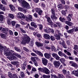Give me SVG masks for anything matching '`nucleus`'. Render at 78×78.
<instances>
[{
  "label": "nucleus",
  "mask_w": 78,
  "mask_h": 78,
  "mask_svg": "<svg viewBox=\"0 0 78 78\" xmlns=\"http://www.w3.org/2000/svg\"><path fill=\"white\" fill-rule=\"evenodd\" d=\"M58 9H62V4H60L58 6Z\"/></svg>",
  "instance_id": "58836bf2"
},
{
  "label": "nucleus",
  "mask_w": 78,
  "mask_h": 78,
  "mask_svg": "<svg viewBox=\"0 0 78 78\" xmlns=\"http://www.w3.org/2000/svg\"><path fill=\"white\" fill-rule=\"evenodd\" d=\"M11 64L13 66H16V67H19V62L14 61L11 62Z\"/></svg>",
  "instance_id": "4468645a"
},
{
  "label": "nucleus",
  "mask_w": 78,
  "mask_h": 78,
  "mask_svg": "<svg viewBox=\"0 0 78 78\" xmlns=\"http://www.w3.org/2000/svg\"><path fill=\"white\" fill-rule=\"evenodd\" d=\"M14 49L15 50L17 51H18L19 52H20V51H21V50H20L19 48L16 47H14Z\"/></svg>",
  "instance_id": "f704fd0d"
},
{
  "label": "nucleus",
  "mask_w": 78,
  "mask_h": 78,
  "mask_svg": "<svg viewBox=\"0 0 78 78\" xmlns=\"http://www.w3.org/2000/svg\"><path fill=\"white\" fill-rule=\"evenodd\" d=\"M50 28L47 27L46 29H44V31L46 33H50Z\"/></svg>",
  "instance_id": "bb28decb"
},
{
  "label": "nucleus",
  "mask_w": 78,
  "mask_h": 78,
  "mask_svg": "<svg viewBox=\"0 0 78 78\" xmlns=\"http://www.w3.org/2000/svg\"><path fill=\"white\" fill-rule=\"evenodd\" d=\"M22 38L23 39L22 42H25L27 44H29L30 41H31V38L28 36L27 34H24L22 37Z\"/></svg>",
  "instance_id": "7ed1b4c3"
},
{
  "label": "nucleus",
  "mask_w": 78,
  "mask_h": 78,
  "mask_svg": "<svg viewBox=\"0 0 78 78\" xmlns=\"http://www.w3.org/2000/svg\"><path fill=\"white\" fill-rule=\"evenodd\" d=\"M38 55H39L40 56H41V57H43V54L41 52L38 51L37 53V54Z\"/></svg>",
  "instance_id": "2f4dec72"
},
{
  "label": "nucleus",
  "mask_w": 78,
  "mask_h": 78,
  "mask_svg": "<svg viewBox=\"0 0 78 78\" xmlns=\"http://www.w3.org/2000/svg\"><path fill=\"white\" fill-rule=\"evenodd\" d=\"M44 37L45 39H50V35L48 34H44Z\"/></svg>",
  "instance_id": "4be33fe9"
},
{
  "label": "nucleus",
  "mask_w": 78,
  "mask_h": 78,
  "mask_svg": "<svg viewBox=\"0 0 78 78\" xmlns=\"http://www.w3.org/2000/svg\"><path fill=\"white\" fill-rule=\"evenodd\" d=\"M35 11L36 12H38L40 10H41L40 8H35Z\"/></svg>",
  "instance_id": "ea45409f"
},
{
  "label": "nucleus",
  "mask_w": 78,
  "mask_h": 78,
  "mask_svg": "<svg viewBox=\"0 0 78 78\" xmlns=\"http://www.w3.org/2000/svg\"><path fill=\"white\" fill-rule=\"evenodd\" d=\"M51 50L52 51H55L56 50V48L54 46H51Z\"/></svg>",
  "instance_id": "603ef678"
},
{
  "label": "nucleus",
  "mask_w": 78,
  "mask_h": 78,
  "mask_svg": "<svg viewBox=\"0 0 78 78\" xmlns=\"http://www.w3.org/2000/svg\"><path fill=\"white\" fill-rule=\"evenodd\" d=\"M2 2L3 4H4V5H6L7 3L6 2H5V1L4 0H2Z\"/></svg>",
  "instance_id": "680f3d73"
},
{
  "label": "nucleus",
  "mask_w": 78,
  "mask_h": 78,
  "mask_svg": "<svg viewBox=\"0 0 78 78\" xmlns=\"http://www.w3.org/2000/svg\"><path fill=\"white\" fill-rule=\"evenodd\" d=\"M27 68V69L28 70H30L31 69V67L30 65L28 66Z\"/></svg>",
  "instance_id": "052dcab7"
},
{
  "label": "nucleus",
  "mask_w": 78,
  "mask_h": 78,
  "mask_svg": "<svg viewBox=\"0 0 78 78\" xmlns=\"http://www.w3.org/2000/svg\"><path fill=\"white\" fill-rule=\"evenodd\" d=\"M8 16L9 17V18H10L11 19H14L15 17H14V15L12 14L11 13H9L8 14Z\"/></svg>",
  "instance_id": "412c9836"
},
{
  "label": "nucleus",
  "mask_w": 78,
  "mask_h": 78,
  "mask_svg": "<svg viewBox=\"0 0 78 78\" xmlns=\"http://www.w3.org/2000/svg\"><path fill=\"white\" fill-rule=\"evenodd\" d=\"M62 72L63 73H64V74H65V75H66V74L67 73V71L65 69H63L62 70Z\"/></svg>",
  "instance_id": "bf43d9fd"
},
{
  "label": "nucleus",
  "mask_w": 78,
  "mask_h": 78,
  "mask_svg": "<svg viewBox=\"0 0 78 78\" xmlns=\"http://www.w3.org/2000/svg\"><path fill=\"white\" fill-rule=\"evenodd\" d=\"M50 77V75L47 76L45 75H43V78H49Z\"/></svg>",
  "instance_id": "a19ab883"
},
{
  "label": "nucleus",
  "mask_w": 78,
  "mask_h": 78,
  "mask_svg": "<svg viewBox=\"0 0 78 78\" xmlns=\"http://www.w3.org/2000/svg\"><path fill=\"white\" fill-rule=\"evenodd\" d=\"M8 76L9 78H13V76H12V74L10 72L8 73Z\"/></svg>",
  "instance_id": "473e14b6"
},
{
  "label": "nucleus",
  "mask_w": 78,
  "mask_h": 78,
  "mask_svg": "<svg viewBox=\"0 0 78 78\" xmlns=\"http://www.w3.org/2000/svg\"><path fill=\"white\" fill-rule=\"evenodd\" d=\"M43 73H45L46 74H47V75H48V74H50V70H48V69H47V68L45 67L44 68Z\"/></svg>",
  "instance_id": "ddd939ff"
},
{
  "label": "nucleus",
  "mask_w": 78,
  "mask_h": 78,
  "mask_svg": "<svg viewBox=\"0 0 78 78\" xmlns=\"http://www.w3.org/2000/svg\"><path fill=\"white\" fill-rule=\"evenodd\" d=\"M47 20L48 22L50 23L51 25H53V23L51 21V19H50V18L48 17L47 18Z\"/></svg>",
  "instance_id": "393cba45"
},
{
  "label": "nucleus",
  "mask_w": 78,
  "mask_h": 78,
  "mask_svg": "<svg viewBox=\"0 0 78 78\" xmlns=\"http://www.w3.org/2000/svg\"><path fill=\"white\" fill-rule=\"evenodd\" d=\"M74 7L76 9H78V4H76L74 5Z\"/></svg>",
  "instance_id": "774afa93"
},
{
  "label": "nucleus",
  "mask_w": 78,
  "mask_h": 78,
  "mask_svg": "<svg viewBox=\"0 0 78 78\" xmlns=\"http://www.w3.org/2000/svg\"><path fill=\"white\" fill-rule=\"evenodd\" d=\"M18 10L20 11H23V8L22 7H18Z\"/></svg>",
  "instance_id": "0e129e2a"
},
{
  "label": "nucleus",
  "mask_w": 78,
  "mask_h": 78,
  "mask_svg": "<svg viewBox=\"0 0 78 78\" xmlns=\"http://www.w3.org/2000/svg\"><path fill=\"white\" fill-rule=\"evenodd\" d=\"M19 2L23 7L26 8L27 9H30V5L28 3L24 0H18Z\"/></svg>",
  "instance_id": "f03ea898"
},
{
  "label": "nucleus",
  "mask_w": 78,
  "mask_h": 78,
  "mask_svg": "<svg viewBox=\"0 0 78 78\" xmlns=\"http://www.w3.org/2000/svg\"><path fill=\"white\" fill-rule=\"evenodd\" d=\"M72 15L70 14L69 15L68 17H67V20L68 21H71V19L70 18H72Z\"/></svg>",
  "instance_id": "a878e982"
},
{
  "label": "nucleus",
  "mask_w": 78,
  "mask_h": 78,
  "mask_svg": "<svg viewBox=\"0 0 78 78\" xmlns=\"http://www.w3.org/2000/svg\"><path fill=\"white\" fill-rule=\"evenodd\" d=\"M52 57H53L54 58H55L56 60H59L60 57L59 56V55L55 53H52L51 54Z\"/></svg>",
  "instance_id": "1a4fd4ad"
},
{
  "label": "nucleus",
  "mask_w": 78,
  "mask_h": 78,
  "mask_svg": "<svg viewBox=\"0 0 78 78\" xmlns=\"http://www.w3.org/2000/svg\"><path fill=\"white\" fill-rule=\"evenodd\" d=\"M4 16L2 15H0V20L1 21H3L4 20Z\"/></svg>",
  "instance_id": "e433bc0d"
},
{
  "label": "nucleus",
  "mask_w": 78,
  "mask_h": 78,
  "mask_svg": "<svg viewBox=\"0 0 78 78\" xmlns=\"http://www.w3.org/2000/svg\"><path fill=\"white\" fill-rule=\"evenodd\" d=\"M42 63L44 66H47L48 64V60L46 58H41Z\"/></svg>",
  "instance_id": "0eeeda50"
},
{
  "label": "nucleus",
  "mask_w": 78,
  "mask_h": 78,
  "mask_svg": "<svg viewBox=\"0 0 78 78\" xmlns=\"http://www.w3.org/2000/svg\"><path fill=\"white\" fill-rule=\"evenodd\" d=\"M64 36H65V37H66V38H67L68 37H69V35H67V34H68L66 32H65L64 33Z\"/></svg>",
  "instance_id": "49530a36"
},
{
  "label": "nucleus",
  "mask_w": 78,
  "mask_h": 78,
  "mask_svg": "<svg viewBox=\"0 0 78 78\" xmlns=\"http://www.w3.org/2000/svg\"><path fill=\"white\" fill-rule=\"evenodd\" d=\"M44 56L46 59H50L51 58V55L48 53H44Z\"/></svg>",
  "instance_id": "2eb2a0df"
},
{
  "label": "nucleus",
  "mask_w": 78,
  "mask_h": 78,
  "mask_svg": "<svg viewBox=\"0 0 78 78\" xmlns=\"http://www.w3.org/2000/svg\"><path fill=\"white\" fill-rule=\"evenodd\" d=\"M66 24L69 25V27H72L73 25V24L72 22L66 21Z\"/></svg>",
  "instance_id": "f3484780"
},
{
  "label": "nucleus",
  "mask_w": 78,
  "mask_h": 78,
  "mask_svg": "<svg viewBox=\"0 0 78 78\" xmlns=\"http://www.w3.org/2000/svg\"><path fill=\"white\" fill-rule=\"evenodd\" d=\"M73 48L74 50H76L77 51H78V45L75 44Z\"/></svg>",
  "instance_id": "72a5a7b5"
},
{
  "label": "nucleus",
  "mask_w": 78,
  "mask_h": 78,
  "mask_svg": "<svg viewBox=\"0 0 78 78\" xmlns=\"http://www.w3.org/2000/svg\"><path fill=\"white\" fill-rule=\"evenodd\" d=\"M73 73L76 76L78 77V69L77 70H74L73 71Z\"/></svg>",
  "instance_id": "a211bd4d"
},
{
  "label": "nucleus",
  "mask_w": 78,
  "mask_h": 78,
  "mask_svg": "<svg viewBox=\"0 0 78 78\" xmlns=\"http://www.w3.org/2000/svg\"><path fill=\"white\" fill-rule=\"evenodd\" d=\"M53 64L55 68H58L59 67V66L61 65L60 62L58 61H55L54 62Z\"/></svg>",
  "instance_id": "39448f33"
},
{
  "label": "nucleus",
  "mask_w": 78,
  "mask_h": 78,
  "mask_svg": "<svg viewBox=\"0 0 78 78\" xmlns=\"http://www.w3.org/2000/svg\"><path fill=\"white\" fill-rule=\"evenodd\" d=\"M56 24H57V25H58L59 28H61V27L62 26L61 24V23L57 22L56 23Z\"/></svg>",
  "instance_id": "5fc2aeb1"
},
{
  "label": "nucleus",
  "mask_w": 78,
  "mask_h": 78,
  "mask_svg": "<svg viewBox=\"0 0 78 78\" xmlns=\"http://www.w3.org/2000/svg\"><path fill=\"white\" fill-rule=\"evenodd\" d=\"M51 78H57L58 76L56 75H53V74H51Z\"/></svg>",
  "instance_id": "3c124183"
},
{
  "label": "nucleus",
  "mask_w": 78,
  "mask_h": 78,
  "mask_svg": "<svg viewBox=\"0 0 78 78\" xmlns=\"http://www.w3.org/2000/svg\"><path fill=\"white\" fill-rule=\"evenodd\" d=\"M20 75L21 77V78H25V74L24 73V72H21L20 73Z\"/></svg>",
  "instance_id": "b1692460"
},
{
  "label": "nucleus",
  "mask_w": 78,
  "mask_h": 78,
  "mask_svg": "<svg viewBox=\"0 0 78 78\" xmlns=\"http://www.w3.org/2000/svg\"><path fill=\"white\" fill-rule=\"evenodd\" d=\"M23 49H24V50H25V51H26V52H28V51H29V50L28 49H27L26 47H23Z\"/></svg>",
  "instance_id": "864d4df0"
},
{
  "label": "nucleus",
  "mask_w": 78,
  "mask_h": 78,
  "mask_svg": "<svg viewBox=\"0 0 78 78\" xmlns=\"http://www.w3.org/2000/svg\"><path fill=\"white\" fill-rule=\"evenodd\" d=\"M8 30V28H3L2 29V32L3 33H5V34H6V33H7Z\"/></svg>",
  "instance_id": "dca6fc26"
},
{
  "label": "nucleus",
  "mask_w": 78,
  "mask_h": 78,
  "mask_svg": "<svg viewBox=\"0 0 78 78\" xmlns=\"http://www.w3.org/2000/svg\"><path fill=\"white\" fill-rule=\"evenodd\" d=\"M51 12L52 14L51 16V19H57V17L55 16V10L53 9H51Z\"/></svg>",
  "instance_id": "20e7f679"
},
{
  "label": "nucleus",
  "mask_w": 78,
  "mask_h": 78,
  "mask_svg": "<svg viewBox=\"0 0 78 78\" xmlns=\"http://www.w3.org/2000/svg\"><path fill=\"white\" fill-rule=\"evenodd\" d=\"M58 54L59 56H61V57H63V56H64L65 58H67L68 57L67 55H66V54L64 53H63L61 51H58Z\"/></svg>",
  "instance_id": "9b49d317"
},
{
  "label": "nucleus",
  "mask_w": 78,
  "mask_h": 78,
  "mask_svg": "<svg viewBox=\"0 0 78 78\" xmlns=\"http://www.w3.org/2000/svg\"><path fill=\"white\" fill-rule=\"evenodd\" d=\"M30 59L32 61L34 62V61H36V59L34 58V57H32L30 58Z\"/></svg>",
  "instance_id": "8fccbe9b"
},
{
  "label": "nucleus",
  "mask_w": 78,
  "mask_h": 78,
  "mask_svg": "<svg viewBox=\"0 0 78 78\" xmlns=\"http://www.w3.org/2000/svg\"><path fill=\"white\" fill-rule=\"evenodd\" d=\"M26 20L27 22H30V21L32 22L33 21V16H32V15H29L28 17L26 16Z\"/></svg>",
  "instance_id": "423d86ee"
},
{
  "label": "nucleus",
  "mask_w": 78,
  "mask_h": 78,
  "mask_svg": "<svg viewBox=\"0 0 78 78\" xmlns=\"http://www.w3.org/2000/svg\"><path fill=\"white\" fill-rule=\"evenodd\" d=\"M59 60L62 63H64V62L66 61L65 59L63 58H61Z\"/></svg>",
  "instance_id": "c9c22d12"
},
{
  "label": "nucleus",
  "mask_w": 78,
  "mask_h": 78,
  "mask_svg": "<svg viewBox=\"0 0 78 78\" xmlns=\"http://www.w3.org/2000/svg\"><path fill=\"white\" fill-rule=\"evenodd\" d=\"M62 46L63 48H67V46H66V45L64 41H62Z\"/></svg>",
  "instance_id": "5701e85b"
},
{
  "label": "nucleus",
  "mask_w": 78,
  "mask_h": 78,
  "mask_svg": "<svg viewBox=\"0 0 78 78\" xmlns=\"http://www.w3.org/2000/svg\"><path fill=\"white\" fill-rule=\"evenodd\" d=\"M38 14L40 16H41L42 12H43V11L42 10H40L38 12Z\"/></svg>",
  "instance_id": "de8ad7c7"
},
{
  "label": "nucleus",
  "mask_w": 78,
  "mask_h": 78,
  "mask_svg": "<svg viewBox=\"0 0 78 78\" xmlns=\"http://www.w3.org/2000/svg\"><path fill=\"white\" fill-rule=\"evenodd\" d=\"M30 55L31 56H37V55L34 53H31Z\"/></svg>",
  "instance_id": "13d9d810"
},
{
  "label": "nucleus",
  "mask_w": 78,
  "mask_h": 78,
  "mask_svg": "<svg viewBox=\"0 0 78 78\" xmlns=\"http://www.w3.org/2000/svg\"><path fill=\"white\" fill-rule=\"evenodd\" d=\"M13 78H18V76L16 75V74H14L13 75Z\"/></svg>",
  "instance_id": "6e6d98bb"
},
{
  "label": "nucleus",
  "mask_w": 78,
  "mask_h": 78,
  "mask_svg": "<svg viewBox=\"0 0 78 78\" xmlns=\"http://www.w3.org/2000/svg\"><path fill=\"white\" fill-rule=\"evenodd\" d=\"M7 50H9V49H7V48L6 46H3L2 45L0 44V50L1 51H2V50H4V54L5 52Z\"/></svg>",
  "instance_id": "6e6552de"
},
{
  "label": "nucleus",
  "mask_w": 78,
  "mask_h": 78,
  "mask_svg": "<svg viewBox=\"0 0 78 78\" xmlns=\"http://www.w3.org/2000/svg\"><path fill=\"white\" fill-rule=\"evenodd\" d=\"M67 33H69V34L73 33L74 32V29H72L69 30H68L67 31Z\"/></svg>",
  "instance_id": "c756f323"
},
{
  "label": "nucleus",
  "mask_w": 78,
  "mask_h": 78,
  "mask_svg": "<svg viewBox=\"0 0 78 78\" xmlns=\"http://www.w3.org/2000/svg\"><path fill=\"white\" fill-rule=\"evenodd\" d=\"M30 25L31 27H34L35 28H37V25L36 24V23L34 22H31Z\"/></svg>",
  "instance_id": "c85d7f7f"
},
{
  "label": "nucleus",
  "mask_w": 78,
  "mask_h": 78,
  "mask_svg": "<svg viewBox=\"0 0 78 78\" xmlns=\"http://www.w3.org/2000/svg\"><path fill=\"white\" fill-rule=\"evenodd\" d=\"M5 54L6 55V56H9L8 57V58H9V60L14 59L15 58L16 56L20 59L22 58V56L20 55L15 53L12 50L10 51L9 49H7L6 51L5 52Z\"/></svg>",
  "instance_id": "f257e3e1"
},
{
  "label": "nucleus",
  "mask_w": 78,
  "mask_h": 78,
  "mask_svg": "<svg viewBox=\"0 0 78 78\" xmlns=\"http://www.w3.org/2000/svg\"><path fill=\"white\" fill-rule=\"evenodd\" d=\"M54 34L59 35V36H62V34L60 33V31L59 30H56L55 32V34Z\"/></svg>",
  "instance_id": "aec40b11"
},
{
  "label": "nucleus",
  "mask_w": 78,
  "mask_h": 78,
  "mask_svg": "<svg viewBox=\"0 0 78 78\" xmlns=\"http://www.w3.org/2000/svg\"><path fill=\"white\" fill-rule=\"evenodd\" d=\"M64 7L65 9H69V6H68L67 5H66L64 6Z\"/></svg>",
  "instance_id": "338daca9"
},
{
  "label": "nucleus",
  "mask_w": 78,
  "mask_h": 78,
  "mask_svg": "<svg viewBox=\"0 0 78 78\" xmlns=\"http://www.w3.org/2000/svg\"><path fill=\"white\" fill-rule=\"evenodd\" d=\"M66 12H67V10H63L62 11V13L63 15H66Z\"/></svg>",
  "instance_id": "37998d69"
},
{
  "label": "nucleus",
  "mask_w": 78,
  "mask_h": 78,
  "mask_svg": "<svg viewBox=\"0 0 78 78\" xmlns=\"http://www.w3.org/2000/svg\"><path fill=\"white\" fill-rule=\"evenodd\" d=\"M54 35L55 37V38L57 40H60V39H61V37H60V36L59 35H56V34H54Z\"/></svg>",
  "instance_id": "cd10ccee"
},
{
  "label": "nucleus",
  "mask_w": 78,
  "mask_h": 78,
  "mask_svg": "<svg viewBox=\"0 0 78 78\" xmlns=\"http://www.w3.org/2000/svg\"><path fill=\"white\" fill-rule=\"evenodd\" d=\"M60 1L62 5H66V2L64 0H60Z\"/></svg>",
  "instance_id": "79ce46f5"
},
{
  "label": "nucleus",
  "mask_w": 78,
  "mask_h": 78,
  "mask_svg": "<svg viewBox=\"0 0 78 78\" xmlns=\"http://www.w3.org/2000/svg\"><path fill=\"white\" fill-rule=\"evenodd\" d=\"M35 45L37 47H43L44 46V44L42 43H41L40 42H38L36 41L35 43Z\"/></svg>",
  "instance_id": "f8f14e48"
},
{
  "label": "nucleus",
  "mask_w": 78,
  "mask_h": 78,
  "mask_svg": "<svg viewBox=\"0 0 78 78\" xmlns=\"http://www.w3.org/2000/svg\"><path fill=\"white\" fill-rule=\"evenodd\" d=\"M17 17L19 19H20V18H23V19H25V15H23V14L19 12L17 14Z\"/></svg>",
  "instance_id": "9d476101"
},
{
  "label": "nucleus",
  "mask_w": 78,
  "mask_h": 78,
  "mask_svg": "<svg viewBox=\"0 0 78 78\" xmlns=\"http://www.w3.org/2000/svg\"><path fill=\"white\" fill-rule=\"evenodd\" d=\"M33 44H34V42L32 41H30L29 43L30 45V46H33Z\"/></svg>",
  "instance_id": "69168bd1"
},
{
  "label": "nucleus",
  "mask_w": 78,
  "mask_h": 78,
  "mask_svg": "<svg viewBox=\"0 0 78 78\" xmlns=\"http://www.w3.org/2000/svg\"><path fill=\"white\" fill-rule=\"evenodd\" d=\"M66 42L68 45H70V42L69 41L67 40L66 41Z\"/></svg>",
  "instance_id": "4d7b16f0"
},
{
  "label": "nucleus",
  "mask_w": 78,
  "mask_h": 78,
  "mask_svg": "<svg viewBox=\"0 0 78 78\" xmlns=\"http://www.w3.org/2000/svg\"><path fill=\"white\" fill-rule=\"evenodd\" d=\"M20 30L23 33H26V31H25V30H23V29H20Z\"/></svg>",
  "instance_id": "e2e57ef3"
},
{
  "label": "nucleus",
  "mask_w": 78,
  "mask_h": 78,
  "mask_svg": "<svg viewBox=\"0 0 78 78\" xmlns=\"http://www.w3.org/2000/svg\"><path fill=\"white\" fill-rule=\"evenodd\" d=\"M59 19L61 22H64L65 21V20H66V19H65V18H62V17H60Z\"/></svg>",
  "instance_id": "4c0bfd02"
},
{
  "label": "nucleus",
  "mask_w": 78,
  "mask_h": 78,
  "mask_svg": "<svg viewBox=\"0 0 78 78\" xmlns=\"http://www.w3.org/2000/svg\"><path fill=\"white\" fill-rule=\"evenodd\" d=\"M51 39L52 41H54L55 40V37L53 36H51Z\"/></svg>",
  "instance_id": "09e8293b"
},
{
  "label": "nucleus",
  "mask_w": 78,
  "mask_h": 78,
  "mask_svg": "<svg viewBox=\"0 0 78 78\" xmlns=\"http://www.w3.org/2000/svg\"><path fill=\"white\" fill-rule=\"evenodd\" d=\"M44 68H38V70L39 71H40V72H44Z\"/></svg>",
  "instance_id": "c03bdc74"
},
{
  "label": "nucleus",
  "mask_w": 78,
  "mask_h": 78,
  "mask_svg": "<svg viewBox=\"0 0 78 78\" xmlns=\"http://www.w3.org/2000/svg\"><path fill=\"white\" fill-rule=\"evenodd\" d=\"M16 23V22L14 21H11V24L12 26H13V27H14L15 26Z\"/></svg>",
  "instance_id": "a18cd8bd"
},
{
  "label": "nucleus",
  "mask_w": 78,
  "mask_h": 78,
  "mask_svg": "<svg viewBox=\"0 0 78 78\" xmlns=\"http://www.w3.org/2000/svg\"><path fill=\"white\" fill-rule=\"evenodd\" d=\"M71 66H73L74 67H76V68H77L78 67V65L76 64V63L73 62V63L71 65Z\"/></svg>",
  "instance_id": "7c9ffc66"
},
{
  "label": "nucleus",
  "mask_w": 78,
  "mask_h": 78,
  "mask_svg": "<svg viewBox=\"0 0 78 78\" xmlns=\"http://www.w3.org/2000/svg\"><path fill=\"white\" fill-rule=\"evenodd\" d=\"M2 38L4 39H7V37L5 34H2L0 35Z\"/></svg>",
  "instance_id": "6ab92c4d"
}]
</instances>
